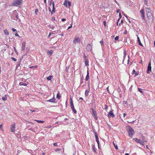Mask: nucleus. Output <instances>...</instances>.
<instances>
[{
  "label": "nucleus",
  "instance_id": "nucleus-43",
  "mask_svg": "<svg viewBox=\"0 0 155 155\" xmlns=\"http://www.w3.org/2000/svg\"><path fill=\"white\" fill-rule=\"evenodd\" d=\"M51 20H52V21H54L55 20V18L54 17H53L52 18V19H51Z\"/></svg>",
  "mask_w": 155,
  "mask_h": 155
},
{
  "label": "nucleus",
  "instance_id": "nucleus-22",
  "mask_svg": "<svg viewBox=\"0 0 155 155\" xmlns=\"http://www.w3.org/2000/svg\"><path fill=\"white\" fill-rule=\"evenodd\" d=\"M89 61L88 59H86L85 61V64L86 66H87L88 65Z\"/></svg>",
  "mask_w": 155,
  "mask_h": 155
},
{
  "label": "nucleus",
  "instance_id": "nucleus-48",
  "mask_svg": "<svg viewBox=\"0 0 155 155\" xmlns=\"http://www.w3.org/2000/svg\"><path fill=\"white\" fill-rule=\"evenodd\" d=\"M103 23H104V25L105 27L106 25V21H104L103 22Z\"/></svg>",
  "mask_w": 155,
  "mask_h": 155
},
{
  "label": "nucleus",
  "instance_id": "nucleus-54",
  "mask_svg": "<svg viewBox=\"0 0 155 155\" xmlns=\"http://www.w3.org/2000/svg\"><path fill=\"white\" fill-rule=\"evenodd\" d=\"M72 25L71 24V26L68 27V29L71 28H72Z\"/></svg>",
  "mask_w": 155,
  "mask_h": 155
},
{
  "label": "nucleus",
  "instance_id": "nucleus-26",
  "mask_svg": "<svg viewBox=\"0 0 155 155\" xmlns=\"http://www.w3.org/2000/svg\"><path fill=\"white\" fill-rule=\"evenodd\" d=\"M7 96L6 95H5L4 96L2 97V99L4 101H5L7 100Z\"/></svg>",
  "mask_w": 155,
  "mask_h": 155
},
{
  "label": "nucleus",
  "instance_id": "nucleus-31",
  "mask_svg": "<svg viewBox=\"0 0 155 155\" xmlns=\"http://www.w3.org/2000/svg\"><path fill=\"white\" fill-rule=\"evenodd\" d=\"M35 121H37L38 123H44V121H42V120H35Z\"/></svg>",
  "mask_w": 155,
  "mask_h": 155
},
{
  "label": "nucleus",
  "instance_id": "nucleus-2",
  "mask_svg": "<svg viewBox=\"0 0 155 155\" xmlns=\"http://www.w3.org/2000/svg\"><path fill=\"white\" fill-rule=\"evenodd\" d=\"M23 0H15L12 3V5L14 6H18L22 3Z\"/></svg>",
  "mask_w": 155,
  "mask_h": 155
},
{
  "label": "nucleus",
  "instance_id": "nucleus-12",
  "mask_svg": "<svg viewBox=\"0 0 155 155\" xmlns=\"http://www.w3.org/2000/svg\"><path fill=\"white\" fill-rule=\"evenodd\" d=\"M86 49L88 51H91L92 50V46L90 44H88L86 47Z\"/></svg>",
  "mask_w": 155,
  "mask_h": 155
},
{
  "label": "nucleus",
  "instance_id": "nucleus-28",
  "mask_svg": "<svg viewBox=\"0 0 155 155\" xmlns=\"http://www.w3.org/2000/svg\"><path fill=\"white\" fill-rule=\"evenodd\" d=\"M4 32L5 33V35H9V33L8 32V31H7V29H5L4 30Z\"/></svg>",
  "mask_w": 155,
  "mask_h": 155
},
{
  "label": "nucleus",
  "instance_id": "nucleus-39",
  "mask_svg": "<svg viewBox=\"0 0 155 155\" xmlns=\"http://www.w3.org/2000/svg\"><path fill=\"white\" fill-rule=\"evenodd\" d=\"M114 146L115 148V149H116V150H117L118 149V147L117 146V145H115V144H114Z\"/></svg>",
  "mask_w": 155,
  "mask_h": 155
},
{
  "label": "nucleus",
  "instance_id": "nucleus-55",
  "mask_svg": "<svg viewBox=\"0 0 155 155\" xmlns=\"http://www.w3.org/2000/svg\"><path fill=\"white\" fill-rule=\"evenodd\" d=\"M127 33V30H125V31L124 32V34H126Z\"/></svg>",
  "mask_w": 155,
  "mask_h": 155
},
{
  "label": "nucleus",
  "instance_id": "nucleus-64",
  "mask_svg": "<svg viewBox=\"0 0 155 155\" xmlns=\"http://www.w3.org/2000/svg\"><path fill=\"white\" fill-rule=\"evenodd\" d=\"M107 91H109L108 87H107Z\"/></svg>",
  "mask_w": 155,
  "mask_h": 155
},
{
  "label": "nucleus",
  "instance_id": "nucleus-9",
  "mask_svg": "<svg viewBox=\"0 0 155 155\" xmlns=\"http://www.w3.org/2000/svg\"><path fill=\"white\" fill-rule=\"evenodd\" d=\"M134 140L136 142L139 143L143 145L144 144V142L141 141L140 139H139L137 138H134Z\"/></svg>",
  "mask_w": 155,
  "mask_h": 155
},
{
  "label": "nucleus",
  "instance_id": "nucleus-17",
  "mask_svg": "<svg viewBox=\"0 0 155 155\" xmlns=\"http://www.w3.org/2000/svg\"><path fill=\"white\" fill-rule=\"evenodd\" d=\"M90 91V88H89L88 89H87L85 90V96L86 97H87Z\"/></svg>",
  "mask_w": 155,
  "mask_h": 155
},
{
  "label": "nucleus",
  "instance_id": "nucleus-7",
  "mask_svg": "<svg viewBox=\"0 0 155 155\" xmlns=\"http://www.w3.org/2000/svg\"><path fill=\"white\" fill-rule=\"evenodd\" d=\"M91 114L92 115L94 118L95 120H97L98 119V117L97 116V114L96 112V111H94L92 112L91 113Z\"/></svg>",
  "mask_w": 155,
  "mask_h": 155
},
{
  "label": "nucleus",
  "instance_id": "nucleus-37",
  "mask_svg": "<svg viewBox=\"0 0 155 155\" xmlns=\"http://www.w3.org/2000/svg\"><path fill=\"white\" fill-rule=\"evenodd\" d=\"M11 58L12 60L14 61H17V59L14 58L12 57Z\"/></svg>",
  "mask_w": 155,
  "mask_h": 155
},
{
  "label": "nucleus",
  "instance_id": "nucleus-29",
  "mask_svg": "<svg viewBox=\"0 0 155 155\" xmlns=\"http://www.w3.org/2000/svg\"><path fill=\"white\" fill-rule=\"evenodd\" d=\"M52 77V76H50L47 78V79L48 81L51 80Z\"/></svg>",
  "mask_w": 155,
  "mask_h": 155
},
{
  "label": "nucleus",
  "instance_id": "nucleus-47",
  "mask_svg": "<svg viewBox=\"0 0 155 155\" xmlns=\"http://www.w3.org/2000/svg\"><path fill=\"white\" fill-rule=\"evenodd\" d=\"M135 72H136V71L134 69L132 71V73L133 74H134L135 73Z\"/></svg>",
  "mask_w": 155,
  "mask_h": 155
},
{
  "label": "nucleus",
  "instance_id": "nucleus-46",
  "mask_svg": "<svg viewBox=\"0 0 155 155\" xmlns=\"http://www.w3.org/2000/svg\"><path fill=\"white\" fill-rule=\"evenodd\" d=\"M60 149L59 148H57L55 150V151L56 152L60 151Z\"/></svg>",
  "mask_w": 155,
  "mask_h": 155
},
{
  "label": "nucleus",
  "instance_id": "nucleus-60",
  "mask_svg": "<svg viewBox=\"0 0 155 155\" xmlns=\"http://www.w3.org/2000/svg\"><path fill=\"white\" fill-rule=\"evenodd\" d=\"M35 13L36 14H37V12H38V10H35Z\"/></svg>",
  "mask_w": 155,
  "mask_h": 155
},
{
  "label": "nucleus",
  "instance_id": "nucleus-40",
  "mask_svg": "<svg viewBox=\"0 0 155 155\" xmlns=\"http://www.w3.org/2000/svg\"><path fill=\"white\" fill-rule=\"evenodd\" d=\"M134 74H134V76L135 77L137 76L138 74V73L137 72H135V73Z\"/></svg>",
  "mask_w": 155,
  "mask_h": 155
},
{
  "label": "nucleus",
  "instance_id": "nucleus-18",
  "mask_svg": "<svg viewBox=\"0 0 155 155\" xmlns=\"http://www.w3.org/2000/svg\"><path fill=\"white\" fill-rule=\"evenodd\" d=\"M53 50H51L50 51H48L47 52L48 54L49 55V57H50L53 54Z\"/></svg>",
  "mask_w": 155,
  "mask_h": 155
},
{
  "label": "nucleus",
  "instance_id": "nucleus-44",
  "mask_svg": "<svg viewBox=\"0 0 155 155\" xmlns=\"http://www.w3.org/2000/svg\"><path fill=\"white\" fill-rule=\"evenodd\" d=\"M12 30L13 32L16 31V30L14 28H12Z\"/></svg>",
  "mask_w": 155,
  "mask_h": 155
},
{
  "label": "nucleus",
  "instance_id": "nucleus-3",
  "mask_svg": "<svg viewBox=\"0 0 155 155\" xmlns=\"http://www.w3.org/2000/svg\"><path fill=\"white\" fill-rule=\"evenodd\" d=\"M151 10H146V13L147 18L149 20H153L152 14Z\"/></svg>",
  "mask_w": 155,
  "mask_h": 155
},
{
  "label": "nucleus",
  "instance_id": "nucleus-38",
  "mask_svg": "<svg viewBox=\"0 0 155 155\" xmlns=\"http://www.w3.org/2000/svg\"><path fill=\"white\" fill-rule=\"evenodd\" d=\"M68 6L69 7L71 6V2L69 1H68Z\"/></svg>",
  "mask_w": 155,
  "mask_h": 155
},
{
  "label": "nucleus",
  "instance_id": "nucleus-25",
  "mask_svg": "<svg viewBox=\"0 0 155 155\" xmlns=\"http://www.w3.org/2000/svg\"><path fill=\"white\" fill-rule=\"evenodd\" d=\"M91 103L92 104L94 103V96H93L92 97V98L91 101Z\"/></svg>",
  "mask_w": 155,
  "mask_h": 155
},
{
  "label": "nucleus",
  "instance_id": "nucleus-63",
  "mask_svg": "<svg viewBox=\"0 0 155 155\" xmlns=\"http://www.w3.org/2000/svg\"><path fill=\"white\" fill-rule=\"evenodd\" d=\"M79 100H83V99L82 97H80L79 99Z\"/></svg>",
  "mask_w": 155,
  "mask_h": 155
},
{
  "label": "nucleus",
  "instance_id": "nucleus-6",
  "mask_svg": "<svg viewBox=\"0 0 155 155\" xmlns=\"http://www.w3.org/2000/svg\"><path fill=\"white\" fill-rule=\"evenodd\" d=\"M151 71V63L150 61L149 63L148 64L147 66V74H149L150 72Z\"/></svg>",
  "mask_w": 155,
  "mask_h": 155
},
{
  "label": "nucleus",
  "instance_id": "nucleus-23",
  "mask_svg": "<svg viewBox=\"0 0 155 155\" xmlns=\"http://www.w3.org/2000/svg\"><path fill=\"white\" fill-rule=\"evenodd\" d=\"M19 84L20 85H24V86H26L27 85V84H26L22 82H20Z\"/></svg>",
  "mask_w": 155,
  "mask_h": 155
},
{
  "label": "nucleus",
  "instance_id": "nucleus-57",
  "mask_svg": "<svg viewBox=\"0 0 155 155\" xmlns=\"http://www.w3.org/2000/svg\"><path fill=\"white\" fill-rule=\"evenodd\" d=\"M119 21V19H118V20H117V26L118 25V21Z\"/></svg>",
  "mask_w": 155,
  "mask_h": 155
},
{
  "label": "nucleus",
  "instance_id": "nucleus-8",
  "mask_svg": "<svg viewBox=\"0 0 155 155\" xmlns=\"http://www.w3.org/2000/svg\"><path fill=\"white\" fill-rule=\"evenodd\" d=\"M11 131L12 132H15V124H12L10 128Z\"/></svg>",
  "mask_w": 155,
  "mask_h": 155
},
{
  "label": "nucleus",
  "instance_id": "nucleus-13",
  "mask_svg": "<svg viewBox=\"0 0 155 155\" xmlns=\"http://www.w3.org/2000/svg\"><path fill=\"white\" fill-rule=\"evenodd\" d=\"M114 116L115 115L114 114L113 111L112 110L110 111L108 114V117H114Z\"/></svg>",
  "mask_w": 155,
  "mask_h": 155
},
{
  "label": "nucleus",
  "instance_id": "nucleus-4",
  "mask_svg": "<svg viewBox=\"0 0 155 155\" xmlns=\"http://www.w3.org/2000/svg\"><path fill=\"white\" fill-rule=\"evenodd\" d=\"M140 13L141 14V17L143 21V22L147 23V21L145 17V12H144V10H140Z\"/></svg>",
  "mask_w": 155,
  "mask_h": 155
},
{
  "label": "nucleus",
  "instance_id": "nucleus-41",
  "mask_svg": "<svg viewBox=\"0 0 155 155\" xmlns=\"http://www.w3.org/2000/svg\"><path fill=\"white\" fill-rule=\"evenodd\" d=\"M68 69H69V67H66V68L65 71L66 72H68Z\"/></svg>",
  "mask_w": 155,
  "mask_h": 155
},
{
  "label": "nucleus",
  "instance_id": "nucleus-20",
  "mask_svg": "<svg viewBox=\"0 0 155 155\" xmlns=\"http://www.w3.org/2000/svg\"><path fill=\"white\" fill-rule=\"evenodd\" d=\"M89 78V73L88 71H87V75L86 76V78H85V80L86 81H87Z\"/></svg>",
  "mask_w": 155,
  "mask_h": 155
},
{
  "label": "nucleus",
  "instance_id": "nucleus-35",
  "mask_svg": "<svg viewBox=\"0 0 155 155\" xmlns=\"http://www.w3.org/2000/svg\"><path fill=\"white\" fill-rule=\"evenodd\" d=\"M100 43L101 45V46H103L104 45V42L103 40H102V41H100Z\"/></svg>",
  "mask_w": 155,
  "mask_h": 155
},
{
  "label": "nucleus",
  "instance_id": "nucleus-49",
  "mask_svg": "<svg viewBox=\"0 0 155 155\" xmlns=\"http://www.w3.org/2000/svg\"><path fill=\"white\" fill-rule=\"evenodd\" d=\"M66 20V19L64 18H63L61 19V21H65Z\"/></svg>",
  "mask_w": 155,
  "mask_h": 155
},
{
  "label": "nucleus",
  "instance_id": "nucleus-1",
  "mask_svg": "<svg viewBox=\"0 0 155 155\" xmlns=\"http://www.w3.org/2000/svg\"><path fill=\"white\" fill-rule=\"evenodd\" d=\"M126 128L129 136L131 137H132L135 134V131L130 126H128L126 127Z\"/></svg>",
  "mask_w": 155,
  "mask_h": 155
},
{
  "label": "nucleus",
  "instance_id": "nucleus-32",
  "mask_svg": "<svg viewBox=\"0 0 155 155\" xmlns=\"http://www.w3.org/2000/svg\"><path fill=\"white\" fill-rule=\"evenodd\" d=\"M124 59H125V58L126 55V51L125 50L124 51Z\"/></svg>",
  "mask_w": 155,
  "mask_h": 155
},
{
  "label": "nucleus",
  "instance_id": "nucleus-61",
  "mask_svg": "<svg viewBox=\"0 0 155 155\" xmlns=\"http://www.w3.org/2000/svg\"><path fill=\"white\" fill-rule=\"evenodd\" d=\"M30 111H31L32 112H35V110H30Z\"/></svg>",
  "mask_w": 155,
  "mask_h": 155
},
{
  "label": "nucleus",
  "instance_id": "nucleus-10",
  "mask_svg": "<svg viewBox=\"0 0 155 155\" xmlns=\"http://www.w3.org/2000/svg\"><path fill=\"white\" fill-rule=\"evenodd\" d=\"M94 135L95 137L96 141L97 142L98 145V147L99 148V141L98 134L96 132H95Z\"/></svg>",
  "mask_w": 155,
  "mask_h": 155
},
{
  "label": "nucleus",
  "instance_id": "nucleus-16",
  "mask_svg": "<svg viewBox=\"0 0 155 155\" xmlns=\"http://www.w3.org/2000/svg\"><path fill=\"white\" fill-rule=\"evenodd\" d=\"M70 106H71V108L74 107L72 99L71 97H70Z\"/></svg>",
  "mask_w": 155,
  "mask_h": 155
},
{
  "label": "nucleus",
  "instance_id": "nucleus-24",
  "mask_svg": "<svg viewBox=\"0 0 155 155\" xmlns=\"http://www.w3.org/2000/svg\"><path fill=\"white\" fill-rule=\"evenodd\" d=\"M71 109L72 111L74 112L75 114H76L77 111L75 109L74 107H71Z\"/></svg>",
  "mask_w": 155,
  "mask_h": 155
},
{
  "label": "nucleus",
  "instance_id": "nucleus-53",
  "mask_svg": "<svg viewBox=\"0 0 155 155\" xmlns=\"http://www.w3.org/2000/svg\"><path fill=\"white\" fill-rule=\"evenodd\" d=\"M91 110L92 111V112L95 111V110H94V109L92 108H91Z\"/></svg>",
  "mask_w": 155,
  "mask_h": 155
},
{
  "label": "nucleus",
  "instance_id": "nucleus-15",
  "mask_svg": "<svg viewBox=\"0 0 155 155\" xmlns=\"http://www.w3.org/2000/svg\"><path fill=\"white\" fill-rule=\"evenodd\" d=\"M25 48V42H23L22 45V50L24 51Z\"/></svg>",
  "mask_w": 155,
  "mask_h": 155
},
{
  "label": "nucleus",
  "instance_id": "nucleus-50",
  "mask_svg": "<svg viewBox=\"0 0 155 155\" xmlns=\"http://www.w3.org/2000/svg\"><path fill=\"white\" fill-rule=\"evenodd\" d=\"M15 36H18V37H19V36L18 33H15Z\"/></svg>",
  "mask_w": 155,
  "mask_h": 155
},
{
  "label": "nucleus",
  "instance_id": "nucleus-34",
  "mask_svg": "<svg viewBox=\"0 0 155 155\" xmlns=\"http://www.w3.org/2000/svg\"><path fill=\"white\" fill-rule=\"evenodd\" d=\"M49 12H51V15H52L53 14L55 13V10H52V11H51V10H49Z\"/></svg>",
  "mask_w": 155,
  "mask_h": 155
},
{
  "label": "nucleus",
  "instance_id": "nucleus-36",
  "mask_svg": "<svg viewBox=\"0 0 155 155\" xmlns=\"http://www.w3.org/2000/svg\"><path fill=\"white\" fill-rule=\"evenodd\" d=\"M118 39H119V36H117L114 38V40L115 41H116V40H118Z\"/></svg>",
  "mask_w": 155,
  "mask_h": 155
},
{
  "label": "nucleus",
  "instance_id": "nucleus-14",
  "mask_svg": "<svg viewBox=\"0 0 155 155\" xmlns=\"http://www.w3.org/2000/svg\"><path fill=\"white\" fill-rule=\"evenodd\" d=\"M55 98L54 97H53L50 100H48L47 101H46L47 102H52V103H53V102L56 103V102H55Z\"/></svg>",
  "mask_w": 155,
  "mask_h": 155
},
{
  "label": "nucleus",
  "instance_id": "nucleus-52",
  "mask_svg": "<svg viewBox=\"0 0 155 155\" xmlns=\"http://www.w3.org/2000/svg\"><path fill=\"white\" fill-rule=\"evenodd\" d=\"M83 83V81L82 79L81 78V81H80V83L82 84Z\"/></svg>",
  "mask_w": 155,
  "mask_h": 155
},
{
  "label": "nucleus",
  "instance_id": "nucleus-59",
  "mask_svg": "<svg viewBox=\"0 0 155 155\" xmlns=\"http://www.w3.org/2000/svg\"><path fill=\"white\" fill-rule=\"evenodd\" d=\"M126 115H127V114L126 113L124 114L123 116H124V117H125Z\"/></svg>",
  "mask_w": 155,
  "mask_h": 155
},
{
  "label": "nucleus",
  "instance_id": "nucleus-51",
  "mask_svg": "<svg viewBox=\"0 0 155 155\" xmlns=\"http://www.w3.org/2000/svg\"><path fill=\"white\" fill-rule=\"evenodd\" d=\"M119 19H120L121 17V13H120L119 14Z\"/></svg>",
  "mask_w": 155,
  "mask_h": 155
},
{
  "label": "nucleus",
  "instance_id": "nucleus-56",
  "mask_svg": "<svg viewBox=\"0 0 155 155\" xmlns=\"http://www.w3.org/2000/svg\"><path fill=\"white\" fill-rule=\"evenodd\" d=\"M18 14H16V18L17 19L18 18Z\"/></svg>",
  "mask_w": 155,
  "mask_h": 155
},
{
  "label": "nucleus",
  "instance_id": "nucleus-27",
  "mask_svg": "<svg viewBox=\"0 0 155 155\" xmlns=\"http://www.w3.org/2000/svg\"><path fill=\"white\" fill-rule=\"evenodd\" d=\"M138 90L140 92V93H141L142 94H143V91L142 90V89L141 88H138Z\"/></svg>",
  "mask_w": 155,
  "mask_h": 155
},
{
  "label": "nucleus",
  "instance_id": "nucleus-30",
  "mask_svg": "<svg viewBox=\"0 0 155 155\" xmlns=\"http://www.w3.org/2000/svg\"><path fill=\"white\" fill-rule=\"evenodd\" d=\"M92 147L94 152H96V148L95 146L94 145H92Z\"/></svg>",
  "mask_w": 155,
  "mask_h": 155
},
{
  "label": "nucleus",
  "instance_id": "nucleus-42",
  "mask_svg": "<svg viewBox=\"0 0 155 155\" xmlns=\"http://www.w3.org/2000/svg\"><path fill=\"white\" fill-rule=\"evenodd\" d=\"M53 145L55 146V147H57V146H58V145L57 144V143H54L53 144Z\"/></svg>",
  "mask_w": 155,
  "mask_h": 155
},
{
  "label": "nucleus",
  "instance_id": "nucleus-58",
  "mask_svg": "<svg viewBox=\"0 0 155 155\" xmlns=\"http://www.w3.org/2000/svg\"><path fill=\"white\" fill-rule=\"evenodd\" d=\"M145 1V4H147V0H144Z\"/></svg>",
  "mask_w": 155,
  "mask_h": 155
},
{
  "label": "nucleus",
  "instance_id": "nucleus-19",
  "mask_svg": "<svg viewBox=\"0 0 155 155\" xmlns=\"http://www.w3.org/2000/svg\"><path fill=\"white\" fill-rule=\"evenodd\" d=\"M137 40H138V44H139L141 46H143V45L141 43V41H140V38H139V37L137 36Z\"/></svg>",
  "mask_w": 155,
  "mask_h": 155
},
{
  "label": "nucleus",
  "instance_id": "nucleus-5",
  "mask_svg": "<svg viewBox=\"0 0 155 155\" xmlns=\"http://www.w3.org/2000/svg\"><path fill=\"white\" fill-rule=\"evenodd\" d=\"M81 41V39L78 37L75 36L74 38L73 42L74 44L79 43Z\"/></svg>",
  "mask_w": 155,
  "mask_h": 155
},
{
  "label": "nucleus",
  "instance_id": "nucleus-11",
  "mask_svg": "<svg viewBox=\"0 0 155 155\" xmlns=\"http://www.w3.org/2000/svg\"><path fill=\"white\" fill-rule=\"evenodd\" d=\"M52 7V10H54L55 9V8L54 7V3L53 2H52V0L51 1L50 3V7H49V9L50 10V7Z\"/></svg>",
  "mask_w": 155,
  "mask_h": 155
},
{
  "label": "nucleus",
  "instance_id": "nucleus-62",
  "mask_svg": "<svg viewBox=\"0 0 155 155\" xmlns=\"http://www.w3.org/2000/svg\"><path fill=\"white\" fill-rule=\"evenodd\" d=\"M120 12V10H117V13H119Z\"/></svg>",
  "mask_w": 155,
  "mask_h": 155
},
{
  "label": "nucleus",
  "instance_id": "nucleus-21",
  "mask_svg": "<svg viewBox=\"0 0 155 155\" xmlns=\"http://www.w3.org/2000/svg\"><path fill=\"white\" fill-rule=\"evenodd\" d=\"M61 97V96L60 95V94L59 93V92H58L57 95L56 97L57 98H58V99H59Z\"/></svg>",
  "mask_w": 155,
  "mask_h": 155
},
{
  "label": "nucleus",
  "instance_id": "nucleus-45",
  "mask_svg": "<svg viewBox=\"0 0 155 155\" xmlns=\"http://www.w3.org/2000/svg\"><path fill=\"white\" fill-rule=\"evenodd\" d=\"M86 58H87L86 56L85 55V54H84V59L85 60H86V59H86Z\"/></svg>",
  "mask_w": 155,
  "mask_h": 155
},
{
  "label": "nucleus",
  "instance_id": "nucleus-33",
  "mask_svg": "<svg viewBox=\"0 0 155 155\" xmlns=\"http://www.w3.org/2000/svg\"><path fill=\"white\" fill-rule=\"evenodd\" d=\"M68 2H64V5L65 6L67 7L68 6Z\"/></svg>",
  "mask_w": 155,
  "mask_h": 155
}]
</instances>
